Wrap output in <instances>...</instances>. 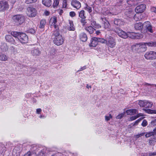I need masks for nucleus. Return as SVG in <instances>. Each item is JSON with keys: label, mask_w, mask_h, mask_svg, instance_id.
Masks as SVG:
<instances>
[{"label": "nucleus", "mask_w": 156, "mask_h": 156, "mask_svg": "<svg viewBox=\"0 0 156 156\" xmlns=\"http://www.w3.org/2000/svg\"><path fill=\"white\" fill-rule=\"evenodd\" d=\"M11 34L14 37L17 38L22 44L27 43L28 42V37L25 33L16 31H12L11 32Z\"/></svg>", "instance_id": "obj_1"}, {"label": "nucleus", "mask_w": 156, "mask_h": 156, "mask_svg": "<svg viewBox=\"0 0 156 156\" xmlns=\"http://www.w3.org/2000/svg\"><path fill=\"white\" fill-rule=\"evenodd\" d=\"M13 20L17 23L20 25L24 23L25 18L22 14H18L14 16L12 18Z\"/></svg>", "instance_id": "obj_2"}, {"label": "nucleus", "mask_w": 156, "mask_h": 156, "mask_svg": "<svg viewBox=\"0 0 156 156\" xmlns=\"http://www.w3.org/2000/svg\"><path fill=\"white\" fill-rule=\"evenodd\" d=\"M106 43L108 48H112L115 47L116 45V41L115 39L110 36L106 38Z\"/></svg>", "instance_id": "obj_3"}, {"label": "nucleus", "mask_w": 156, "mask_h": 156, "mask_svg": "<svg viewBox=\"0 0 156 156\" xmlns=\"http://www.w3.org/2000/svg\"><path fill=\"white\" fill-rule=\"evenodd\" d=\"M37 10L35 8L31 6H29L27 8V14L29 17H34L37 15Z\"/></svg>", "instance_id": "obj_4"}, {"label": "nucleus", "mask_w": 156, "mask_h": 156, "mask_svg": "<svg viewBox=\"0 0 156 156\" xmlns=\"http://www.w3.org/2000/svg\"><path fill=\"white\" fill-rule=\"evenodd\" d=\"M9 8V5L6 1H0V12H3L7 10Z\"/></svg>", "instance_id": "obj_5"}, {"label": "nucleus", "mask_w": 156, "mask_h": 156, "mask_svg": "<svg viewBox=\"0 0 156 156\" xmlns=\"http://www.w3.org/2000/svg\"><path fill=\"white\" fill-rule=\"evenodd\" d=\"M145 58L147 59H156V52L150 51L146 53L144 55Z\"/></svg>", "instance_id": "obj_6"}, {"label": "nucleus", "mask_w": 156, "mask_h": 156, "mask_svg": "<svg viewBox=\"0 0 156 156\" xmlns=\"http://www.w3.org/2000/svg\"><path fill=\"white\" fill-rule=\"evenodd\" d=\"M115 31L120 37L123 38H126L128 37L127 33H126L119 28L115 29Z\"/></svg>", "instance_id": "obj_7"}, {"label": "nucleus", "mask_w": 156, "mask_h": 156, "mask_svg": "<svg viewBox=\"0 0 156 156\" xmlns=\"http://www.w3.org/2000/svg\"><path fill=\"white\" fill-rule=\"evenodd\" d=\"M128 37L133 39H139L143 37V35L139 33H135L134 32H129L127 33Z\"/></svg>", "instance_id": "obj_8"}, {"label": "nucleus", "mask_w": 156, "mask_h": 156, "mask_svg": "<svg viewBox=\"0 0 156 156\" xmlns=\"http://www.w3.org/2000/svg\"><path fill=\"white\" fill-rule=\"evenodd\" d=\"M53 42L56 45L59 46L62 45L64 42V40L62 36H59L53 37Z\"/></svg>", "instance_id": "obj_9"}, {"label": "nucleus", "mask_w": 156, "mask_h": 156, "mask_svg": "<svg viewBox=\"0 0 156 156\" xmlns=\"http://www.w3.org/2000/svg\"><path fill=\"white\" fill-rule=\"evenodd\" d=\"M31 54L33 56L36 57L40 55L41 51L38 48L34 47L32 49Z\"/></svg>", "instance_id": "obj_10"}, {"label": "nucleus", "mask_w": 156, "mask_h": 156, "mask_svg": "<svg viewBox=\"0 0 156 156\" xmlns=\"http://www.w3.org/2000/svg\"><path fill=\"white\" fill-rule=\"evenodd\" d=\"M144 26L147 31H148L151 33L153 32L152 26L151 23L149 21H147L144 22Z\"/></svg>", "instance_id": "obj_11"}, {"label": "nucleus", "mask_w": 156, "mask_h": 156, "mask_svg": "<svg viewBox=\"0 0 156 156\" xmlns=\"http://www.w3.org/2000/svg\"><path fill=\"white\" fill-rule=\"evenodd\" d=\"M71 4L74 8L77 9H79L81 7L80 3L77 0H72Z\"/></svg>", "instance_id": "obj_12"}, {"label": "nucleus", "mask_w": 156, "mask_h": 156, "mask_svg": "<svg viewBox=\"0 0 156 156\" xmlns=\"http://www.w3.org/2000/svg\"><path fill=\"white\" fill-rule=\"evenodd\" d=\"M146 5H141L137 6L135 9V11L137 13H142L145 9Z\"/></svg>", "instance_id": "obj_13"}, {"label": "nucleus", "mask_w": 156, "mask_h": 156, "mask_svg": "<svg viewBox=\"0 0 156 156\" xmlns=\"http://www.w3.org/2000/svg\"><path fill=\"white\" fill-rule=\"evenodd\" d=\"M57 22L56 17L55 16H53L51 18L50 20V23L51 26H53L54 28H56V27H57L56 25Z\"/></svg>", "instance_id": "obj_14"}, {"label": "nucleus", "mask_w": 156, "mask_h": 156, "mask_svg": "<svg viewBox=\"0 0 156 156\" xmlns=\"http://www.w3.org/2000/svg\"><path fill=\"white\" fill-rule=\"evenodd\" d=\"M12 35L8 34L5 36V39L7 42L11 43L12 44H14L15 42L14 40L12 37Z\"/></svg>", "instance_id": "obj_15"}, {"label": "nucleus", "mask_w": 156, "mask_h": 156, "mask_svg": "<svg viewBox=\"0 0 156 156\" xmlns=\"http://www.w3.org/2000/svg\"><path fill=\"white\" fill-rule=\"evenodd\" d=\"M98 37H94L92 38L90 45L91 47H95L98 44Z\"/></svg>", "instance_id": "obj_16"}, {"label": "nucleus", "mask_w": 156, "mask_h": 156, "mask_svg": "<svg viewBox=\"0 0 156 156\" xmlns=\"http://www.w3.org/2000/svg\"><path fill=\"white\" fill-rule=\"evenodd\" d=\"M124 13L125 15L129 18L133 17L134 16V12L130 9L126 10Z\"/></svg>", "instance_id": "obj_17"}, {"label": "nucleus", "mask_w": 156, "mask_h": 156, "mask_svg": "<svg viewBox=\"0 0 156 156\" xmlns=\"http://www.w3.org/2000/svg\"><path fill=\"white\" fill-rule=\"evenodd\" d=\"M55 30L53 31L52 37H55L59 36H62L60 34L58 28V27H56V28H54Z\"/></svg>", "instance_id": "obj_18"}, {"label": "nucleus", "mask_w": 156, "mask_h": 156, "mask_svg": "<svg viewBox=\"0 0 156 156\" xmlns=\"http://www.w3.org/2000/svg\"><path fill=\"white\" fill-rule=\"evenodd\" d=\"M8 57L5 54L0 52V60L2 61H8Z\"/></svg>", "instance_id": "obj_19"}, {"label": "nucleus", "mask_w": 156, "mask_h": 156, "mask_svg": "<svg viewBox=\"0 0 156 156\" xmlns=\"http://www.w3.org/2000/svg\"><path fill=\"white\" fill-rule=\"evenodd\" d=\"M80 39L83 42H85L87 39V37L86 34L84 33H81L80 35Z\"/></svg>", "instance_id": "obj_20"}, {"label": "nucleus", "mask_w": 156, "mask_h": 156, "mask_svg": "<svg viewBox=\"0 0 156 156\" xmlns=\"http://www.w3.org/2000/svg\"><path fill=\"white\" fill-rule=\"evenodd\" d=\"M148 43H140V51H144L146 50V46H148L147 44Z\"/></svg>", "instance_id": "obj_21"}, {"label": "nucleus", "mask_w": 156, "mask_h": 156, "mask_svg": "<svg viewBox=\"0 0 156 156\" xmlns=\"http://www.w3.org/2000/svg\"><path fill=\"white\" fill-rule=\"evenodd\" d=\"M137 110L136 109H129L126 111V112L128 115H132L137 113Z\"/></svg>", "instance_id": "obj_22"}, {"label": "nucleus", "mask_w": 156, "mask_h": 156, "mask_svg": "<svg viewBox=\"0 0 156 156\" xmlns=\"http://www.w3.org/2000/svg\"><path fill=\"white\" fill-rule=\"evenodd\" d=\"M85 29L90 34H93L95 30L91 26L85 27Z\"/></svg>", "instance_id": "obj_23"}, {"label": "nucleus", "mask_w": 156, "mask_h": 156, "mask_svg": "<svg viewBox=\"0 0 156 156\" xmlns=\"http://www.w3.org/2000/svg\"><path fill=\"white\" fill-rule=\"evenodd\" d=\"M42 4L47 7L50 6L51 4V0H42Z\"/></svg>", "instance_id": "obj_24"}, {"label": "nucleus", "mask_w": 156, "mask_h": 156, "mask_svg": "<svg viewBox=\"0 0 156 156\" xmlns=\"http://www.w3.org/2000/svg\"><path fill=\"white\" fill-rule=\"evenodd\" d=\"M143 25L141 23H137L135 25V28L136 30H140L142 28Z\"/></svg>", "instance_id": "obj_25"}, {"label": "nucleus", "mask_w": 156, "mask_h": 156, "mask_svg": "<svg viewBox=\"0 0 156 156\" xmlns=\"http://www.w3.org/2000/svg\"><path fill=\"white\" fill-rule=\"evenodd\" d=\"M142 15H140L138 13H137L134 16V19L136 21H139L142 18Z\"/></svg>", "instance_id": "obj_26"}, {"label": "nucleus", "mask_w": 156, "mask_h": 156, "mask_svg": "<svg viewBox=\"0 0 156 156\" xmlns=\"http://www.w3.org/2000/svg\"><path fill=\"white\" fill-rule=\"evenodd\" d=\"M69 24L68 26V29L69 30L73 31L75 30V28L74 27V25L72 21H69Z\"/></svg>", "instance_id": "obj_27"}, {"label": "nucleus", "mask_w": 156, "mask_h": 156, "mask_svg": "<svg viewBox=\"0 0 156 156\" xmlns=\"http://www.w3.org/2000/svg\"><path fill=\"white\" fill-rule=\"evenodd\" d=\"M79 16L81 19L83 18H86V16L85 15V12L83 10H81L78 12Z\"/></svg>", "instance_id": "obj_28"}, {"label": "nucleus", "mask_w": 156, "mask_h": 156, "mask_svg": "<svg viewBox=\"0 0 156 156\" xmlns=\"http://www.w3.org/2000/svg\"><path fill=\"white\" fill-rule=\"evenodd\" d=\"M140 43L136 44L135 45H133L132 46V49L133 51H136L139 49L140 48Z\"/></svg>", "instance_id": "obj_29"}, {"label": "nucleus", "mask_w": 156, "mask_h": 156, "mask_svg": "<svg viewBox=\"0 0 156 156\" xmlns=\"http://www.w3.org/2000/svg\"><path fill=\"white\" fill-rule=\"evenodd\" d=\"M143 114L142 113H139L137 114L136 115H134L131 116L130 118V120L133 121L136 119L137 118H138L140 116H143Z\"/></svg>", "instance_id": "obj_30"}, {"label": "nucleus", "mask_w": 156, "mask_h": 156, "mask_svg": "<svg viewBox=\"0 0 156 156\" xmlns=\"http://www.w3.org/2000/svg\"><path fill=\"white\" fill-rule=\"evenodd\" d=\"M146 105H145V108H151L152 105V103L151 102H150L149 101H146Z\"/></svg>", "instance_id": "obj_31"}, {"label": "nucleus", "mask_w": 156, "mask_h": 156, "mask_svg": "<svg viewBox=\"0 0 156 156\" xmlns=\"http://www.w3.org/2000/svg\"><path fill=\"white\" fill-rule=\"evenodd\" d=\"M46 23V20H45L43 19L41 20L40 22V27L41 28H44Z\"/></svg>", "instance_id": "obj_32"}, {"label": "nucleus", "mask_w": 156, "mask_h": 156, "mask_svg": "<svg viewBox=\"0 0 156 156\" xmlns=\"http://www.w3.org/2000/svg\"><path fill=\"white\" fill-rule=\"evenodd\" d=\"M59 4V0H54L53 6L54 8H56Z\"/></svg>", "instance_id": "obj_33"}, {"label": "nucleus", "mask_w": 156, "mask_h": 156, "mask_svg": "<svg viewBox=\"0 0 156 156\" xmlns=\"http://www.w3.org/2000/svg\"><path fill=\"white\" fill-rule=\"evenodd\" d=\"M143 85L144 86H146V87H148V88L149 89H151L152 87L153 86H155L156 87V85H154V84H151L149 83H144Z\"/></svg>", "instance_id": "obj_34"}, {"label": "nucleus", "mask_w": 156, "mask_h": 156, "mask_svg": "<svg viewBox=\"0 0 156 156\" xmlns=\"http://www.w3.org/2000/svg\"><path fill=\"white\" fill-rule=\"evenodd\" d=\"M105 120L106 121H108L112 119V116L111 114H109L105 116Z\"/></svg>", "instance_id": "obj_35"}, {"label": "nucleus", "mask_w": 156, "mask_h": 156, "mask_svg": "<svg viewBox=\"0 0 156 156\" xmlns=\"http://www.w3.org/2000/svg\"><path fill=\"white\" fill-rule=\"evenodd\" d=\"M62 7L64 8H66L67 7V0H62Z\"/></svg>", "instance_id": "obj_36"}, {"label": "nucleus", "mask_w": 156, "mask_h": 156, "mask_svg": "<svg viewBox=\"0 0 156 156\" xmlns=\"http://www.w3.org/2000/svg\"><path fill=\"white\" fill-rule=\"evenodd\" d=\"M146 100H140L139 101L138 104L142 107H145V105H144V103L145 102Z\"/></svg>", "instance_id": "obj_37"}, {"label": "nucleus", "mask_w": 156, "mask_h": 156, "mask_svg": "<svg viewBox=\"0 0 156 156\" xmlns=\"http://www.w3.org/2000/svg\"><path fill=\"white\" fill-rule=\"evenodd\" d=\"M154 132H147L146 133V134H145V136L146 138H148L150 136H151L152 135H153L154 134Z\"/></svg>", "instance_id": "obj_38"}, {"label": "nucleus", "mask_w": 156, "mask_h": 156, "mask_svg": "<svg viewBox=\"0 0 156 156\" xmlns=\"http://www.w3.org/2000/svg\"><path fill=\"white\" fill-rule=\"evenodd\" d=\"M149 46H154L156 47V42H150L147 44Z\"/></svg>", "instance_id": "obj_39"}, {"label": "nucleus", "mask_w": 156, "mask_h": 156, "mask_svg": "<svg viewBox=\"0 0 156 156\" xmlns=\"http://www.w3.org/2000/svg\"><path fill=\"white\" fill-rule=\"evenodd\" d=\"M85 9L89 13H90L92 11L91 8L88 6L87 5L85 7Z\"/></svg>", "instance_id": "obj_40"}, {"label": "nucleus", "mask_w": 156, "mask_h": 156, "mask_svg": "<svg viewBox=\"0 0 156 156\" xmlns=\"http://www.w3.org/2000/svg\"><path fill=\"white\" fill-rule=\"evenodd\" d=\"M85 19V18H83L81 19L80 20V22L83 26H85L87 22Z\"/></svg>", "instance_id": "obj_41"}, {"label": "nucleus", "mask_w": 156, "mask_h": 156, "mask_svg": "<svg viewBox=\"0 0 156 156\" xmlns=\"http://www.w3.org/2000/svg\"><path fill=\"white\" fill-rule=\"evenodd\" d=\"M37 0H26V3L27 4L34 3L37 1Z\"/></svg>", "instance_id": "obj_42"}, {"label": "nucleus", "mask_w": 156, "mask_h": 156, "mask_svg": "<svg viewBox=\"0 0 156 156\" xmlns=\"http://www.w3.org/2000/svg\"><path fill=\"white\" fill-rule=\"evenodd\" d=\"M147 125V121L145 120H143L142 123L141 124V125L143 127H145Z\"/></svg>", "instance_id": "obj_43"}, {"label": "nucleus", "mask_w": 156, "mask_h": 156, "mask_svg": "<svg viewBox=\"0 0 156 156\" xmlns=\"http://www.w3.org/2000/svg\"><path fill=\"white\" fill-rule=\"evenodd\" d=\"M98 42H100L102 43H105L106 42V40L103 39H101L100 38H98Z\"/></svg>", "instance_id": "obj_44"}, {"label": "nucleus", "mask_w": 156, "mask_h": 156, "mask_svg": "<svg viewBox=\"0 0 156 156\" xmlns=\"http://www.w3.org/2000/svg\"><path fill=\"white\" fill-rule=\"evenodd\" d=\"M69 16L72 17H73L76 15V13L74 11L70 12L69 13Z\"/></svg>", "instance_id": "obj_45"}, {"label": "nucleus", "mask_w": 156, "mask_h": 156, "mask_svg": "<svg viewBox=\"0 0 156 156\" xmlns=\"http://www.w3.org/2000/svg\"><path fill=\"white\" fill-rule=\"evenodd\" d=\"M28 32L32 34H34L35 33V31L34 29L31 28L28 30Z\"/></svg>", "instance_id": "obj_46"}, {"label": "nucleus", "mask_w": 156, "mask_h": 156, "mask_svg": "<svg viewBox=\"0 0 156 156\" xmlns=\"http://www.w3.org/2000/svg\"><path fill=\"white\" fill-rule=\"evenodd\" d=\"M124 115V114L123 113H121L117 116L116 118L117 119H121L123 117Z\"/></svg>", "instance_id": "obj_47"}, {"label": "nucleus", "mask_w": 156, "mask_h": 156, "mask_svg": "<svg viewBox=\"0 0 156 156\" xmlns=\"http://www.w3.org/2000/svg\"><path fill=\"white\" fill-rule=\"evenodd\" d=\"M56 51L55 49H51L50 52V54L52 55H54L56 53Z\"/></svg>", "instance_id": "obj_48"}, {"label": "nucleus", "mask_w": 156, "mask_h": 156, "mask_svg": "<svg viewBox=\"0 0 156 156\" xmlns=\"http://www.w3.org/2000/svg\"><path fill=\"white\" fill-rule=\"evenodd\" d=\"M109 23L108 22L106 21L105 23L104 24V28H107L109 27Z\"/></svg>", "instance_id": "obj_49"}, {"label": "nucleus", "mask_w": 156, "mask_h": 156, "mask_svg": "<svg viewBox=\"0 0 156 156\" xmlns=\"http://www.w3.org/2000/svg\"><path fill=\"white\" fill-rule=\"evenodd\" d=\"M151 124L153 126L156 125V119L152 121L151 122Z\"/></svg>", "instance_id": "obj_50"}, {"label": "nucleus", "mask_w": 156, "mask_h": 156, "mask_svg": "<svg viewBox=\"0 0 156 156\" xmlns=\"http://www.w3.org/2000/svg\"><path fill=\"white\" fill-rule=\"evenodd\" d=\"M141 119H139L137 120L136 121L134 124V125H137L138 123L141 120Z\"/></svg>", "instance_id": "obj_51"}, {"label": "nucleus", "mask_w": 156, "mask_h": 156, "mask_svg": "<svg viewBox=\"0 0 156 156\" xmlns=\"http://www.w3.org/2000/svg\"><path fill=\"white\" fill-rule=\"evenodd\" d=\"M156 155V152H150L149 153V156Z\"/></svg>", "instance_id": "obj_52"}, {"label": "nucleus", "mask_w": 156, "mask_h": 156, "mask_svg": "<svg viewBox=\"0 0 156 156\" xmlns=\"http://www.w3.org/2000/svg\"><path fill=\"white\" fill-rule=\"evenodd\" d=\"M96 24V22L94 21H92L91 22V25L94 27H95Z\"/></svg>", "instance_id": "obj_53"}, {"label": "nucleus", "mask_w": 156, "mask_h": 156, "mask_svg": "<svg viewBox=\"0 0 156 156\" xmlns=\"http://www.w3.org/2000/svg\"><path fill=\"white\" fill-rule=\"evenodd\" d=\"M152 12L156 13V8L155 7H152L151 9Z\"/></svg>", "instance_id": "obj_54"}, {"label": "nucleus", "mask_w": 156, "mask_h": 156, "mask_svg": "<svg viewBox=\"0 0 156 156\" xmlns=\"http://www.w3.org/2000/svg\"><path fill=\"white\" fill-rule=\"evenodd\" d=\"M44 13L46 16H48L49 15L50 12L48 11L45 10L44 12Z\"/></svg>", "instance_id": "obj_55"}, {"label": "nucleus", "mask_w": 156, "mask_h": 156, "mask_svg": "<svg viewBox=\"0 0 156 156\" xmlns=\"http://www.w3.org/2000/svg\"><path fill=\"white\" fill-rule=\"evenodd\" d=\"M41 111L42 110L41 108H37L36 110V113L37 114H39L41 112Z\"/></svg>", "instance_id": "obj_56"}, {"label": "nucleus", "mask_w": 156, "mask_h": 156, "mask_svg": "<svg viewBox=\"0 0 156 156\" xmlns=\"http://www.w3.org/2000/svg\"><path fill=\"white\" fill-rule=\"evenodd\" d=\"M86 69V66H83L82 67H81L80 69L77 71L78 72L80 71H82L84 69Z\"/></svg>", "instance_id": "obj_57"}, {"label": "nucleus", "mask_w": 156, "mask_h": 156, "mask_svg": "<svg viewBox=\"0 0 156 156\" xmlns=\"http://www.w3.org/2000/svg\"><path fill=\"white\" fill-rule=\"evenodd\" d=\"M95 28H100L101 27V26H100V25L99 24H96V25L95 26Z\"/></svg>", "instance_id": "obj_58"}, {"label": "nucleus", "mask_w": 156, "mask_h": 156, "mask_svg": "<svg viewBox=\"0 0 156 156\" xmlns=\"http://www.w3.org/2000/svg\"><path fill=\"white\" fill-rule=\"evenodd\" d=\"M134 137L135 138L137 139V138H139V137H140V136L139 134H138L135 135L134 136Z\"/></svg>", "instance_id": "obj_59"}, {"label": "nucleus", "mask_w": 156, "mask_h": 156, "mask_svg": "<svg viewBox=\"0 0 156 156\" xmlns=\"http://www.w3.org/2000/svg\"><path fill=\"white\" fill-rule=\"evenodd\" d=\"M119 20H115L114 21V23L115 24H117V25H119V24H118L117 22H118Z\"/></svg>", "instance_id": "obj_60"}, {"label": "nucleus", "mask_w": 156, "mask_h": 156, "mask_svg": "<svg viewBox=\"0 0 156 156\" xmlns=\"http://www.w3.org/2000/svg\"><path fill=\"white\" fill-rule=\"evenodd\" d=\"M46 117L44 116V115H41L40 116H39V118H43V119H44Z\"/></svg>", "instance_id": "obj_61"}, {"label": "nucleus", "mask_w": 156, "mask_h": 156, "mask_svg": "<svg viewBox=\"0 0 156 156\" xmlns=\"http://www.w3.org/2000/svg\"><path fill=\"white\" fill-rule=\"evenodd\" d=\"M145 134V133H141L140 134H139L140 135V137H141L142 136H143Z\"/></svg>", "instance_id": "obj_62"}, {"label": "nucleus", "mask_w": 156, "mask_h": 156, "mask_svg": "<svg viewBox=\"0 0 156 156\" xmlns=\"http://www.w3.org/2000/svg\"><path fill=\"white\" fill-rule=\"evenodd\" d=\"M16 0H12L11 1V3L13 4L16 2Z\"/></svg>", "instance_id": "obj_63"}, {"label": "nucleus", "mask_w": 156, "mask_h": 156, "mask_svg": "<svg viewBox=\"0 0 156 156\" xmlns=\"http://www.w3.org/2000/svg\"><path fill=\"white\" fill-rule=\"evenodd\" d=\"M23 156H30V153H28L27 154H25Z\"/></svg>", "instance_id": "obj_64"}]
</instances>
